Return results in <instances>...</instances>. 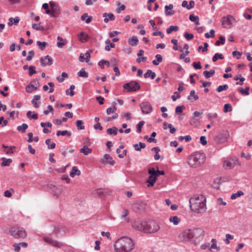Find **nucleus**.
<instances>
[{
	"label": "nucleus",
	"instance_id": "obj_1",
	"mask_svg": "<svg viewBox=\"0 0 252 252\" xmlns=\"http://www.w3.org/2000/svg\"><path fill=\"white\" fill-rule=\"evenodd\" d=\"M189 207L191 211L197 213H203L206 210V198L203 195L194 196L189 199Z\"/></svg>",
	"mask_w": 252,
	"mask_h": 252
},
{
	"label": "nucleus",
	"instance_id": "obj_2",
	"mask_svg": "<svg viewBox=\"0 0 252 252\" xmlns=\"http://www.w3.org/2000/svg\"><path fill=\"white\" fill-rule=\"evenodd\" d=\"M134 246L133 240L127 237H122L118 239L114 246L116 252H129L133 249Z\"/></svg>",
	"mask_w": 252,
	"mask_h": 252
},
{
	"label": "nucleus",
	"instance_id": "obj_3",
	"mask_svg": "<svg viewBox=\"0 0 252 252\" xmlns=\"http://www.w3.org/2000/svg\"><path fill=\"white\" fill-rule=\"evenodd\" d=\"M204 235V230L200 228L186 230L182 233V236L184 239H193L195 243H198L203 240Z\"/></svg>",
	"mask_w": 252,
	"mask_h": 252
},
{
	"label": "nucleus",
	"instance_id": "obj_4",
	"mask_svg": "<svg viewBox=\"0 0 252 252\" xmlns=\"http://www.w3.org/2000/svg\"><path fill=\"white\" fill-rule=\"evenodd\" d=\"M205 154L197 152L189 157L188 163L190 167H196L202 164L205 162Z\"/></svg>",
	"mask_w": 252,
	"mask_h": 252
},
{
	"label": "nucleus",
	"instance_id": "obj_5",
	"mask_svg": "<svg viewBox=\"0 0 252 252\" xmlns=\"http://www.w3.org/2000/svg\"><path fill=\"white\" fill-rule=\"evenodd\" d=\"M144 224H145L144 230L145 233H154L157 232L160 229L158 224L153 220L144 221Z\"/></svg>",
	"mask_w": 252,
	"mask_h": 252
},
{
	"label": "nucleus",
	"instance_id": "obj_6",
	"mask_svg": "<svg viewBox=\"0 0 252 252\" xmlns=\"http://www.w3.org/2000/svg\"><path fill=\"white\" fill-rule=\"evenodd\" d=\"M9 233L15 238H24L27 236L26 232L22 228L17 229L14 227H11L9 229Z\"/></svg>",
	"mask_w": 252,
	"mask_h": 252
},
{
	"label": "nucleus",
	"instance_id": "obj_7",
	"mask_svg": "<svg viewBox=\"0 0 252 252\" xmlns=\"http://www.w3.org/2000/svg\"><path fill=\"white\" fill-rule=\"evenodd\" d=\"M123 88L124 89L126 90L127 92H133L140 90L141 87L137 82L132 81L125 83L123 85Z\"/></svg>",
	"mask_w": 252,
	"mask_h": 252
},
{
	"label": "nucleus",
	"instance_id": "obj_8",
	"mask_svg": "<svg viewBox=\"0 0 252 252\" xmlns=\"http://www.w3.org/2000/svg\"><path fill=\"white\" fill-rule=\"evenodd\" d=\"M229 136V134L227 130H221L219 134L214 138L215 142L218 144H221L227 141Z\"/></svg>",
	"mask_w": 252,
	"mask_h": 252
},
{
	"label": "nucleus",
	"instance_id": "obj_9",
	"mask_svg": "<svg viewBox=\"0 0 252 252\" xmlns=\"http://www.w3.org/2000/svg\"><path fill=\"white\" fill-rule=\"evenodd\" d=\"M231 19L234 20V18L232 15H227L224 16L221 18V23L223 28L230 29L232 27Z\"/></svg>",
	"mask_w": 252,
	"mask_h": 252
},
{
	"label": "nucleus",
	"instance_id": "obj_10",
	"mask_svg": "<svg viewBox=\"0 0 252 252\" xmlns=\"http://www.w3.org/2000/svg\"><path fill=\"white\" fill-rule=\"evenodd\" d=\"M238 164L239 162L237 159L229 158L224 161L223 167L225 169H230Z\"/></svg>",
	"mask_w": 252,
	"mask_h": 252
},
{
	"label": "nucleus",
	"instance_id": "obj_11",
	"mask_svg": "<svg viewBox=\"0 0 252 252\" xmlns=\"http://www.w3.org/2000/svg\"><path fill=\"white\" fill-rule=\"evenodd\" d=\"M143 223H144V221L140 219H136L132 221V226L136 230L144 232L145 224Z\"/></svg>",
	"mask_w": 252,
	"mask_h": 252
},
{
	"label": "nucleus",
	"instance_id": "obj_12",
	"mask_svg": "<svg viewBox=\"0 0 252 252\" xmlns=\"http://www.w3.org/2000/svg\"><path fill=\"white\" fill-rule=\"evenodd\" d=\"M140 107L143 114H149L152 111V105L148 101L143 102L140 104Z\"/></svg>",
	"mask_w": 252,
	"mask_h": 252
},
{
	"label": "nucleus",
	"instance_id": "obj_13",
	"mask_svg": "<svg viewBox=\"0 0 252 252\" xmlns=\"http://www.w3.org/2000/svg\"><path fill=\"white\" fill-rule=\"evenodd\" d=\"M40 65L42 66H45L46 65H51L53 64V60L52 58L48 55L42 57L40 59Z\"/></svg>",
	"mask_w": 252,
	"mask_h": 252
},
{
	"label": "nucleus",
	"instance_id": "obj_14",
	"mask_svg": "<svg viewBox=\"0 0 252 252\" xmlns=\"http://www.w3.org/2000/svg\"><path fill=\"white\" fill-rule=\"evenodd\" d=\"M39 86V82L37 80H33L26 86V91L29 93H31L32 92V90H30V88H32L34 90H36Z\"/></svg>",
	"mask_w": 252,
	"mask_h": 252
},
{
	"label": "nucleus",
	"instance_id": "obj_15",
	"mask_svg": "<svg viewBox=\"0 0 252 252\" xmlns=\"http://www.w3.org/2000/svg\"><path fill=\"white\" fill-rule=\"evenodd\" d=\"M102 162L104 164L114 165L115 161L112 159V157L109 154H105L103 156L102 159Z\"/></svg>",
	"mask_w": 252,
	"mask_h": 252
},
{
	"label": "nucleus",
	"instance_id": "obj_16",
	"mask_svg": "<svg viewBox=\"0 0 252 252\" xmlns=\"http://www.w3.org/2000/svg\"><path fill=\"white\" fill-rule=\"evenodd\" d=\"M174 6L172 4L165 6V14L166 16H172L175 13V11L173 10Z\"/></svg>",
	"mask_w": 252,
	"mask_h": 252
},
{
	"label": "nucleus",
	"instance_id": "obj_17",
	"mask_svg": "<svg viewBox=\"0 0 252 252\" xmlns=\"http://www.w3.org/2000/svg\"><path fill=\"white\" fill-rule=\"evenodd\" d=\"M102 16L104 18V22L106 23H108L109 20L114 21L115 20V17L112 13H104L103 14Z\"/></svg>",
	"mask_w": 252,
	"mask_h": 252
},
{
	"label": "nucleus",
	"instance_id": "obj_18",
	"mask_svg": "<svg viewBox=\"0 0 252 252\" xmlns=\"http://www.w3.org/2000/svg\"><path fill=\"white\" fill-rule=\"evenodd\" d=\"M157 179V178H156V176L150 175L147 181V182L148 183V187H153L154 185V184L156 182Z\"/></svg>",
	"mask_w": 252,
	"mask_h": 252
},
{
	"label": "nucleus",
	"instance_id": "obj_19",
	"mask_svg": "<svg viewBox=\"0 0 252 252\" xmlns=\"http://www.w3.org/2000/svg\"><path fill=\"white\" fill-rule=\"evenodd\" d=\"M81 174V171L78 169L76 166H73L72 168V171L70 173V176L73 178L75 176H79Z\"/></svg>",
	"mask_w": 252,
	"mask_h": 252
},
{
	"label": "nucleus",
	"instance_id": "obj_20",
	"mask_svg": "<svg viewBox=\"0 0 252 252\" xmlns=\"http://www.w3.org/2000/svg\"><path fill=\"white\" fill-rule=\"evenodd\" d=\"M60 14V9L59 6H56L51 9V16L53 17H57Z\"/></svg>",
	"mask_w": 252,
	"mask_h": 252
},
{
	"label": "nucleus",
	"instance_id": "obj_21",
	"mask_svg": "<svg viewBox=\"0 0 252 252\" xmlns=\"http://www.w3.org/2000/svg\"><path fill=\"white\" fill-rule=\"evenodd\" d=\"M80 153L83 154L84 155H88L92 152V149L89 148L87 146H84L80 150Z\"/></svg>",
	"mask_w": 252,
	"mask_h": 252
},
{
	"label": "nucleus",
	"instance_id": "obj_22",
	"mask_svg": "<svg viewBox=\"0 0 252 252\" xmlns=\"http://www.w3.org/2000/svg\"><path fill=\"white\" fill-rule=\"evenodd\" d=\"M156 74L155 72H153L152 70L148 69L147 72L144 74V78H147L151 77L152 79L156 77Z\"/></svg>",
	"mask_w": 252,
	"mask_h": 252
},
{
	"label": "nucleus",
	"instance_id": "obj_23",
	"mask_svg": "<svg viewBox=\"0 0 252 252\" xmlns=\"http://www.w3.org/2000/svg\"><path fill=\"white\" fill-rule=\"evenodd\" d=\"M138 39L135 36H133L131 38L129 39L128 40L129 44L132 46H136L138 44Z\"/></svg>",
	"mask_w": 252,
	"mask_h": 252
},
{
	"label": "nucleus",
	"instance_id": "obj_24",
	"mask_svg": "<svg viewBox=\"0 0 252 252\" xmlns=\"http://www.w3.org/2000/svg\"><path fill=\"white\" fill-rule=\"evenodd\" d=\"M133 147L135 148V150L137 151H140L141 149L145 148L146 144L142 142H139V144H134L133 145Z\"/></svg>",
	"mask_w": 252,
	"mask_h": 252
},
{
	"label": "nucleus",
	"instance_id": "obj_25",
	"mask_svg": "<svg viewBox=\"0 0 252 252\" xmlns=\"http://www.w3.org/2000/svg\"><path fill=\"white\" fill-rule=\"evenodd\" d=\"M40 99V96L39 95H35L33 96V99L32 100V103L33 104V106L35 108H37L39 107V105L37 103V101L39 100Z\"/></svg>",
	"mask_w": 252,
	"mask_h": 252
},
{
	"label": "nucleus",
	"instance_id": "obj_26",
	"mask_svg": "<svg viewBox=\"0 0 252 252\" xmlns=\"http://www.w3.org/2000/svg\"><path fill=\"white\" fill-rule=\"evenodd\" d=\"M155 57L157 60H153L152 63L153 64H154L155 65H158L159 64V63L162 62V57L160 54H157L156 55Z\"/></svg>",
	"mask_w": 252,
	"mask_h": 252
},
{
	"label": "nucleus",
	"instance_id": "obj_27",
	"mask_svg": "<svg viewBox=\"0 0 252 252\" xmlns=\"http://www.w3.org/2000/svg\"><path fill=\"white\" fill-rule=\"evenodd\" d=\"M215 71L214 69H211L210 71L205 70L203 72V75L206 78H209L214 75Z\"/></svg>",
	"mask_w": 252,
	"mask_h": 252
},
{
	"label": "nucleus",
	"instance_id": "obj_28",
	"mask_svg": "<svg viewBox=\"0 0 252 252\" xmlns=\"http://www.w3.org/2000/svg\"><path fill=\"white\" fill-rule=\"evenodd\" d=\"M189 19L191 22H193L196 25H199L200 24L199 21V17L197 16H195L193 14H191L189 16Z\"/></svg>",
	"mask_w": 252,
	"mask_h": 252
},
{
	"label": "nucleus",
	"instance_id": "obj_29",
	"mask_svg": "<svg viewBox=\"0 0 252 252\" xmlns=\"http://www.w3.org/2000/svg\"><path fill=\"white\" fill-rule=\"evenodd\" d=\"M1 160L2 161L1 163V166H9L12 161L11 158H2Z\"/></svg>",
	"mask_w": 252,
	"mask_h": 252
},
{
	"label": "nucleus",
	"instance_id": "obj_30",
	"mask_svg": "<svg viewBox=\"0 0 252 252\" xmlns=\"http://www.w3.org/2000/svg\"><path fill=\"white\" fill-rule=\"evenodd\" d=\"M107 133L109 135H116L118 134V128L115 126L108 128L107 129Z\"/></svg>",
	"mask_w": 252,
	"mask_h": 252
},
{
	"label": "nucleus",
	"instance_id": "obj_31",
	"mask_svg": "<svg viewBox=\"0 0 252 252\" xmlns=\"http://www.w3.org/2000/svg\"><path fill=\"white\" fill-rule=\"evenodd\" d=\"M81 19L82 21H85L86 23L88 24L91 22L92 17L91 16L89 17L87 13H84L81 16Z\"/></svg>",
	"mask_w": 252,
	"mask_h": 252
},
{
	"label": "nucleus",
	"instance_id": "obj_32",
	"mask_svg": "<svg viewBox=\"0 0 252 252\" xmlns=\"http://www.w3.org/2000/svg\"><path fill=\"white\" fill-rule=\"evenodd\" d=\"M28 126L26 124H23L21 126H19L17 127V129L18 131L21 132L22 133L25 132L26 129L28 128Z\"/></svg>",
	"mask_w": 252,
	"mask_h": 252
},
{
	"label": "nucleus",
	"instance_id": "obj_33",
	"mask_svg": "<svg viewBox=\"0 0 252 252\" xmlns=\"http://www.w3.org/2000/svg\"><path fill=\"white\" fill-rule=\"evenodd\" d=\"M77 75L78 76L83 78H87L89 75L88 73L85 71V68H81V69L78 72Z\"/></svg>",
	"mask_w": 252,
	"mask_h": 252
},
{
	"label": "nucleus",
	"instance_id": "obj_34",
	"mask_svg": "<svg viewBox=\"0 0 252 252\" xmlns=\"http://www.w3.org/2000/svg\"><path fill=\"white\" fill-rule=\"evenodd\" d=\"M249 90V87H247L245 90H244L243 88H239L238 91L243 95H248L250 94Z\"/></svg>",
	"mask_w": 252,
	"mask_h": 252
},
{
	"label": "nucleus",
	"instance_id": "obj_35",
	"mask_svg": "<svg viewBox=\"0 0 252 252\" xmlns=\"http://www.w3.org/2000/svg\"><path fill=\"white\" fill-rule=\"evenodd\" d=\"M169 221L172 222L174 225H177L179 223L180 221V219L177 216L171 217L169 218Z\"/></svg>",
	"mask_w": 252,
	"mask_h": 252
},
{
	"label": "nucleus",
	"instance_id": "obj_36",
	"mask_svg": "<svg viewBox=\"0 0 252 252\" xmlns=\"http://www.w3.org/2000/svg\"><path fill=\"white\" fill-rule=\"evenodd\" d=\"M179 30V27L177 26H171L166 29V32L168 34L171 33L172 32H176Z\"/></svg>",
	"mask_w": 252,
	"mask_h": 252
},
{
	"label": "nucleus",
	"instance_id": "obj_37",
	"mask_svg": "<svg viewBox=\"0 0 252 252\" xmlns=\"http://www.w3.org/2000/svg\"><path fill=\"white\" fill-rule=\"evenodd\" d=\"M32 112L31 111H28L26 114L27 117L29 119H33L34 120H37L38 119V115L35 113H33L32 115Z\"/></svg>",
	"mask_w": 252,
	"mask_h": 252
},
{
	"label": "nucleus",
	"instance_id": "obj_38",
	"mask_svg": "<svg viewBox=\"0 0 252 252\" xmlns=\"http://www.w3.org/2000/svg\"><path fill=\"white\" fill-rule=\"evenodd\" d=\"M220 40H217L215 43L216 46H220V44L223 45L225 42V38L223 36H220L219 37Z\"/></svg>",
	"mask_w": 252,
	"mask_h": 252
},
{
	"label": "nucleus",
	"instance_id": "obj_39",
	"mask_svg": "<svg viewBox=\"0 0 252 252\" xmlns=\"http://www.w3.org/2000/svg\"><path fill=\"white\" fill-rule=\"evenodd\" d=\"M218 59L222 60L224 59V57L221 54H219L218 53H216L212 58V61L213 62H216L218 60Z\"/></svg>",
	"mask_w": 252,
	"mask_h": 252
},
{
	"label": "nucleus",
	"instance_id": "obj_40",
	"mask_svg": "<svg viewBox=\"0 0 252 252\" xmlns=\"http://www.w3.org/2000/svg\"><path fill=\"white\" fill-rule=\"evenodd\" d=\"M20 18L18 17H16L14 18H10L9 19V22L8 23L9 26H12L13 24V21L14 24H16L19 23Z\"/></svg>",
	"mask_w": 252,
	"mask_h": 252
},
{
	"label": "nucleus",
	"instance_id": "obj_41",
	"mask_svg": "<svg viewBox=\"0 0 252 252\" xmlns=\"http://www.w3.org/2000/svg\"><path fill=\"white\" fill-rule=\"evenodd\" d=\"M228 88V86L227 84L220 85L217 89L216 91L218 93H220L223 91H225Z\"/></svg>",
	"mask_w": 252,
	"mask_h": 252
},
{
	"label": "nucleus",
	"instance_id": "obj_42",
	"mask_svg": "<svg viewBox=\"0 0 252 252\" xmlns=\"http://www.w3.org/2000/svg\"><path fill=\"white\" fill-rule=\"evenodd\" d=\"M83 122L82 120H77L76 122V126L78 129L82 130L85 129V126L83 125Z\"/></svg>",
	"mask_w": 252,
	"mask_h": 252
},
{
	"label": "nucleus",
	"instance_id": "obj_43",
	"mask_svg": "<svg viewBox=\"0 0 252 252\" xmlns=\"http://www.w3.org/2000/svg\"><path fill=\"white\" fill-rule=\"evenodd\" d=\"M40 24H41L40 22L38 24L39 26H38L36 24H32V28L36 31H44L45 30V28L43 26H40Z\"/></svg>",
	"mask_w": 252,
	"mask_h": 252
},
{
	"label": "nucleus",
	"instance_id": "obj_44",
	"mask_svg": "<svg viewBox=\"0 0 252 252\" xmlns=\"http://www.w3.org/2000/svg\"><path fill=\"white\" fill-rule=\"evenodd\" d=\"M51 139H47L45 140V143L48 145V149H53L55 148L56 144L55 143H50Z\"/></svg>",
	"mask_w": 252,
	"mask_h": 252
},
{
	"label": "nucleus",
	"instance_id": "obj_45",
	"mask_svg": "<svg viewBox=\"0 0 252 252\" xmlns=\"http://www.w3.org/2000/svg\"><path fill=\"white\" fill-rule=\"evenodd\" d=\"M104 64H105L108 66H110V63L109 62L102 60L100 61H99L98 63V65L101 67V68L103 69L104 68Z\"/></svg>",
	"mask_w": 252,
	"mask_h": 252
},
{
	"label": "nucleus",
	"instance_id": "obj_46",
	"mask_svg": "<svg viewBox=\"0 0 252 252\" xmlns=\"http://www.w3.org/2000/svg\"><path fill=\"white\" fill-rule=\"evenodd\" d=\"M244 193L241 190L238 191L236 193H233L231 196V199H235L237 197H240L243 195Z\"/></svg>",
	"mask_w": 252,
	"mask_h": 252
},
{
	"label": "nucleus",
	"instance_id": "obj_47",
	"mask_svg": "<svg viewBox=\"0 0 252 252\" xmlns=\"http://www.w3.org/2000/svg\"><path fill=\"white\" fill-rule=\"evenodd\" d=\"M192 96L194 100H197L199 99V96L198 95L195 94V92L194 90H192L190 92V94L187 97L188 100L190 99V97Z\"/></svg>",
	"mask_w": 252,
	"mask_h": 252
},
{
	"label": "nucleus",
	"instance_id": "obj_48",
	"mask_svg": "<svg viewBox=\"0 0 252 252\" xmlns=\"http://www.w3.org/2000/svg\"><path fill=\"white\" fill-rule=\"evenodd\" d=\"M36 44L41 50H44L47 45V43L46 42H41L40 41H37L36 42Z\"/></svg>",
	"mask_w": 252,
	"mask_h": 252
},
{
	"label": "nucleus",
	"instance_id": "obj_49",
	"mask_svg": "<svg viewBox=\"0 0 252 252\" xmlns=\"http://www.w3.org/2000/svg\"><path fill=\"white\" fill-rule=\"evenodd\" d=\"M80 35L81 36L80 40L82 42H86L88 40L89 36L87 34H85L84 32H81L80 33Z\"/></svg>",
	"mask_w": 252,
	"mask_h": 252
},
{
	"label": "nucleus",
	"instance_id": "obj_50",
	"mask_svg": "<svg viewBox=\"0 0 252 252\" xmlns=\"http://www.w3.org/2000/svg\"><path fill=\"white\" fill-rule=\"evenodd\" d=\"M232 111V106L230 103H226L224 104L223 111L225 113L230 112Z\"/></svg>",
	"mask_w": 252,
	"mask_h": 252
},
{
	"label": "nucleus",
	"instance_id": "obj_51",
	"mask_svg": "<svg viewBox=\"0 0 252 252\" xmlns=\"http://www.w3.org/2000/svg\"><path fill=\"white\" fill-rule=\"evenodd\" d=\"M145 124V122L143 121H141L139 122V123L137 125L136 127H137V132L138 133H140L142 130V127L143 126V125Z\"/></svg>",
	"mask_w": 252,
	"mask_h": 252
},
{
	"label": "nucleus",
	"instance_id": "obj_52",
	"mask_svg": "<svg viewBox=\"0 0 252 252\" xmlns=\"http://www.w3.org/2000/svg\"><path fill=\"white\" fill-rule=\"evenodd\" d=\"M51 245L52 246L60 248L63 246V243L58 242L57 241L53 240Z\"/></svg>",
	"mask_w": 252,
	"mask_h": 252
},
{
	"label": "nucleus",
	"instance_id": "obj_53",
	"mask_svg": "<svg viewBox=\"0 0 252 252\" xmlns=\"http://www.w3.org/2000/svg\"><path fill=\"white\" fill-rule=\"evenodd\" d=\"M219 182L220 180H219L218 179H216V180H215L212 185V187L214 189H220Z\"/></svg>",
	"mask_w": 252,
	"mask_h": 252
},
{
	"label": "nucleus",
	"instance_id": "obj_54",
	"mask_svg": "<svg viewBox=\"0 0 252 252\" xmlns=\"http://www.w3.org/2000/svg\"><path fill=\"white\" fill-rule=\"evenodd\" d=\"M29 75L30 76H32L33 74L36 73V71L35 70V67L34 66H30L29 67Z\"/></svg>",
	"mask_w": 252,
	"mask_h": 252
},
{
	"label": "nucleus",
	"instance_id": "obj_55",
	"mask_svg": "<svg viewBox=\"0 0 252 252\" xmlns=\"http://www.w3.org/2000/svg\"><path fill=\"white\" fill-rule=\"evenodd\" d=\"M29 55L26 58V60L28 61H31L33 57L34 56V52L33 50H31L28 52Z\"/></svg>",
	"mask_w": 252,
	"mask_h": 252
},
{
	"label": "nucleus",
	"instance_id": "obj_56",
	"mask_svg": "<svg viewBox=\"0 0 252 252\" xmlns=\"http://www.w3.org/2000/svg\"><path fill=\"white\" fill-rule=\"evenodd\" d=\"M181 95L178 92H175L174 94L172 95L171 98L173 101H176L177 99L180 98Z\"/></svg>",
	"mask_w": 252,
	"mask_h": 252
},
{
	"label": "nucleus",
	"instance_id": "obj_57",
	"mask_svg": "<svg viewBox=\"0 0 252 252\" xmlns=\"http://www.w3.org/2000/svg\"><path fill=\"white\" fill-rule=\"evenodd\" d=\"M171 42L174 44L173 47V49L176 51L178 49V40L175 39H172Z\"/></svg>",
	"mask_w": 252,
	"mask_h": 252
},
{
	"label": "nucleus",
	"instance_id": "obj_58",
	"mask_svg": "<svg viewBox=\"0 0 252 252\" xmlns=\"http://www.w3.org/2000/svg\"><path fill=\"white\" fill-rule=\"evenodd\" d=\"M11 191H12V192H14V189H10V190H5L4 192V195L5 197H10L12 195V194H11Z\"/></svg>",
	"mask_w": 252,
	"mask_h": 252
},
{
	"label": "nucleus",
	"instance_id": "obj_59",
	"mask_svg": "<svg viewBox=\"0 0 252 252\" xmlns=\"http://www.w3.org/2000/svg\"><path fill=\"white\" fill-rule=\"evenodd\" d=\"M54 110L53 107L51 105H48L47 106V109L43 111V113L45 115H48L50 112H53Z\"/></svg>",
	"mask_w": 252,
	"mask_h": 252
},
{
	"label": "nucleus",
	"instance_id": "obj_60",
	"mask_svg": "<svg viewBox=\"0 0 252 252\" xmlns=\"http://www.w3.org/2000/svg\"><path fill=\"white\" fill-rule=\"evenodd\" d=\"M184 36L188 40H190L193 38V35L192 33H189L187 32L184 33Z\"/></svg>",
	"mask_w": 252,
	"mask_h": 252
},
{
	"label": "nucleus",
	"instance_id": "obj_61",
	"mask_svg": "<svg viewBox=\"0 0 252 252\" xmlns=\"http://www.w3.org/2000/svg\"><path fill=\"white\" fill-rule=\"evenodd\" d=\"M192 65L194 67V68L196 69H199L202 68V66L201 65V63L200 62H198L197 63L194 62L192 63Z\"/></svg>",
	"mask_w": 252,
	"mask_h": 252
},
{
	"label": "nucleus",
	"instance_id": "obj_62",
	"mask_svg": "<svg viewBox=\"0 0 252 252\" xmlns=\"http://www.w3.org/2000/svg\"><path fill=\"white\" fill-rule=\"evenodd\" d=\"M185 108V106H178L175 109L176 113L177 114L181 113L183 112V109Z\"/></svg>",
	"mask_w": 252,
	"mask_h": 252
},
{
	"label": "nucleus",
	"instance_id": "obj_63",
	"mask_svg": "<svg viewBox=\"0 0 252 252\" xmlns=\"http://www.w3.org/2000/svg\"><path fill=\"white\" fill-rule=\"evenodd\" d=\"M200 143L203 146L207 144V142L205 136H201L200 138Z\"/></svg>",
	"mask_w": 252,
	"mask_h": 252
},
{
	"label": "nucleus",
	"instance_id": "obj_64",
	"mask_svg": "<svg viewBox=\"0 0 252 252\" xmlns=\"http://www.w3.org/2000/svg\"><path fill=\"white\" fill-rule=\"evenodd\" d=\"M153 35L154 36H158V35H159V36H160V37L161 38H163L164 37V34L162 32H161L160 31L154 32L153 33Z\"/></svg>",
	"mask_w": 252,
	"mask_h": 252
}]
</instances>
